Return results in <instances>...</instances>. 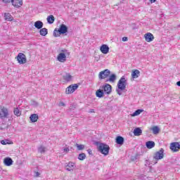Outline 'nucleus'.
Masks as SVG:
<instances>
[{
	"label": "nucleus",
	"instance_id": "f257e3e1",
	"mask_svg": "<svg viewBox=\"0 0 180 180\" xmlns=\"http://www.w3.org/2000/svg\"><path fill=\"white\" fill-rule=\"evenodd\" d=\"M126 85H127V80H126L124 76H122L117 83L118 89H117V93L118 95H122V91L126 89Z\"/></svg>",
	"mask_w": 180,
	"mask_h": 180
},
{
	"label": "nucleus",
	"instance_id": "f03ea898",
	"mask_svg": "<svg viewBox=\"0 0 180 180\" xmlns=\"http://www.w3.org/2000/svg\"><path fill=\"white\" fill-rule=\"evenodd\" d=\"M109 150H110V148L105 143H101L98 145V151L101 154H103V155H108L109 154Z\"/></svg>",
	"mask_w": 180,
	"mask_h": 180
},
{
	"label": "nucleus",
	"instance_id": "7ed1b4c3",
	"mask_svg": "<svg viewBox=\"0 0 180 180\" xmlns=\"http://www.w3.org/2000/svg\"><path fill=\"white\" fill-rule=\"evenodd\" d=\"M17 61L18 64H26L27 59L26 58V55L23 53H19L17 56Z\"/></svg>",
	"mask_w": 180,
	"mask_h": 180
},
{
	"label": "nucleus",
	"instance_id": "20e7f679",
	"mask_svg": "<svg viewBox=\"0 0 180 180\" xmlns=\"http://www.w3.org/2000/svg\"><path fill=\"white\" fill-rule=\"evenodd\" d=\"M110 75V70L109 69H105L98 74L99 79H105V78H108Z\"/></svg>",
	"mask_w": 180,
	"mask_h": 180
},
{
	"label": "nucleus",
	"instance_id": "39448f33",
	"mask_svg": "<svg viewBox=\"0 0 180 180\" xmlns=\"http://www.w3.org/2000/svg\"><path fill=\"white\" fill-rule=\"evenodd\" d=\"M77 89H78V84H71L66 89L65 94L66 95H70V94H73V92H75Z\"/></svg>",
	"mask_w": 180,
	"mask_h": 180
},
{
	"label": "nucleus",
	"instance_id": "423d86ee",
	"mask_svg": "<svg viewBox=\"0 0 180 180\" xmlns=\"http://www.w3.org/2000/svg\"><path fill=\"white\" fill-rule=\"evenodd\" d=\"M8 116H9V110H8V108L3 107L0 110V119H2V120H4V119L8 118Z\"/></svg>",
	"mask_w": 180,
	"mask_h": 180
},
{
	"label": "nucleus",
	"instance_id": "0eeeda50",
	"mask_svg": "<svg viewBox=\"0 0 180 180\" xmlns=\"http://www.w3.org/2000/svg\"><path fill=\"white\" fill-rule=\"evenodd\" d=\"M153 158L156 161H158V160H162V158H164V149L160 148L159 151L155 153L153 155Z\"/></svg>",
	"mask_w": 180,
	"mask_h": 180
},
{
	"label": "nucleus",
	"instance_id": "6e6552de",
	"mask_svg": "<svg viewBox=\"0 0 180 180\" xmlns=\"http://www.w3.org/2000/svg\"><path fill=\"white\" fill-rule=\"evenodd\" d=\"M170 150L173 151V153H178L180 150V144L178 142H173L170 144Z\"/></svg>",
	"mask_w": 180,
	"mask_h": 180
},
{
	"label": "nucleus",
	"instance_id": "1a4fd4ad",
	"mask_svg": "<svg viewBox=\"0 0 180 180\" xmlns=\"http://www.w3.org/2000/svg\"><path fill=\"white\" fill-rule=\"evenodd\" d=\"M103 91L105 94H107V95H109L112 93V86L108 83H106L105 85L102 86Z\"/></svg>",
	"mask_w": 180,
	"mask_h": 180
},
{
	"label": "nucleus",
	"instance_id": "9d476101",
	"mask_svg": "<svg viewBox=\"0 0 180 180\" xmlns=\"http://www.w3.org/2000/svg\"><path fill=\"white\" fill-rule=\"evenodd\" d=\"M68 32V27L67 25L62 24L58 29L59 34H65Z\"/></svg>",
	"mask_w": 180,
	"mask_h": 180
},
{
	"label": "nucleus",
	"instance_id": "9b49d317",
	"mask_svg": "<svg viewBox=\"0 0 180 180\" xmlns=\"http://www.w3.org/2000/svg\"><path fill=\"white\" fill-rule=\"evenodd\" d=\"M57 60L59 63H65L67 61V55L65 53H59L57 56Z\"/></svg>",
	"mask_w": 180,
	"mask_h": 180
},
{
	"label": "nucleus",
	"instance_id": "f8f14e48",
	"mask_svg": "<svg viewBox=\"0 0 180 180\" xmlns=\"http://www.w3.org/2000/svg\"><path fill=\"white\" fill-rule=\"evenodd\" d=\"M11 4L15 8H20L23 5V0H12Z\"/></svg>",
	"mask_w": 180,
	"mask_h": 180
},
{
	"label": "nucleus",
	"instance_id": "ddd939ff",
	"mask_svg": "<svg viewBox=\"0 0 180 180\" xmlns=\"http://www.w3.org/2000/svg\"><path fill=\"white\" fill-rule=\"evenodd\" d=\"M109 78L105 80V82H112L115 83L116 79H117V76L115 74L110 75Z\"/></svg>",
	"mask_w": 180,
	"mask_h": 180
},
{
	"label": "nucleus",
	"instance_id": "4468645a",
	"mask_svg": "<svg viewBox=\"0 0 180 180\" xmlns=\"http://www.w3.org/2000/svg\"><path fill=\"white\" fill-rule=\"evenodd\" d=\"M146 41H148V43H150V41H153L154 40V35L153 34L148 32L144 36Z\"/></svg>",
	"mask_w": 180,
	"mask_h": 180
},
{
	"label": "nucleus",
	"instance_id": "2eb2a0df",
	"mask_svg": "<svg viewBox=\"0 0 180 180\" xmlns=\"http://www.w3.org/2000/svg\"><path fill=\"white\" fill-rule=\"evenodd\" d=\"M100 51L103 54H108V53H109V46L106 44H103L100 47Z\"/></svg>",
	"mask_w": 180,
	"mask_h": 180
},
{
	"label": "nucleus",
	"instance_id": "dca6fc26",
	"mask_svg": "<svg viewBox=\"0 0 180 180\" xmlns=\"http://www.w3.org/2000/svg\"><path fill=\"white\" fill-rule=\"evenodd\" d=\"M4 164L6 167H11L13 164V160L11 158H6L4 160Z\"/></svg>",
	"mask_w": 180,
	"mask_h": 180
},
{
	"label": "nucleus",
	"instance_id": "f3484780",
	"mask_svg": "<svg viewBox=\"0 0 180 180\" xmlns=\"http://www.w3.org/2000/svg\"><path fill=\"white\" fill-rule=\"evenodd\" d=\"M115 143H117V144H119V146H123V144H124V138L121 136H117L115 139Z\"/></svg>",
	"mask_w": 180,
	"mask_h": 180
},
{
	"label": "nucleus",
	"instance_id": "a211bd4d",
	"mask_svg": "<svg viewBox=\"0 0 180 180\" xmlns=\"http://www.w3.org/2000/svg\"><path fill=\"white\" fill-rule=\"evenodd\" d=\"M66 170L71 172V171H74V169H75V163L70 162L65 167Z\"/></svg>",
	"mask_w": 180,
	"mask_h": 180
},
{
	"label": "nucleus",
	"instance_id": "6ab92c4d",
	"mask_svg": "<svg viewBox=\"0 0 180 180\" xmlns=\"http://www.w3.org/2000/svg\"><path fill=\"white\" fill-rule=\"evenodd\" d=\"M140 77V70H134L131 72V78L133 79H136V78H139Z\"/></svg>",
	"mask_w": 180,
	"mask_h": 180
},
{
	"label": "nucleus",
	"instance_id": "aec40b11",
	"mask_svg": "<svg viewBox=\"0 0 180 180\" xmlns=\"http://www.w3.org/2000/svg\"><path fill=\"white\" fill-rule=\"evenodd\" d=\"M146 146L147 148L151 150V148H154L155 147V142L153 141H149L146 143Z\"/></svg>",
	"mask_w": 180,
	"mask_h": 180
},
{
	"label": "nucleus",
	"instance_id": "412c9836",
	"mask_svg": "<svg viewBox=\"0 0 180 180\" xmlns=\"http://www.w3.org/2000/svg\"><path fill=\"white\" fill-rule=\"evenodd\" d=\"M30 121L32 123H36L37 120H39V115L37 114H32L30 117Z\"/></svg>",
	"mask_w": 180,
	"mask_h": 180
},
{
	"label": "nucleus",
	"instance_id": "4be33fe9",
	"mask_svg": "<svg viewBox=\"0 0 180 180\" xmlns=\"http://www.w3.org/2000/svg\"><path fill=\"white\" fill-rule=\"evenodd\" d=\"M34 27H36V29L40 30L43 28V22L40 21V20H37L34 22Z\"/></svg>",
	"mask_w": 180,
	"mask_h": 180
},
{
	"label": "nucleus",
	"instance_id": "5701e85b",
	"mask_svg": "<svg viewBox=\"0 0 180 180\" xmlns=\"http://www.w3.org/2000/svg\"><path fill=\"white\" fill-rule=\"evenodd\" d=\"M141 134H143V130H141L140 127H137L134 130V136H141Z\"/></svg>",
	"mask_w": 180,
	"mask_h": 180
},
{
	"label": "nucleus",
	"instance_id": "b1692460",
	"mask_svg": "<svg viewBox=\"0 0 180 180\" xmlns=\"http://www.w3.org/2000/svg\"><path fill=\"white\" fill-rule=\"evenodd\" d=\"M105 94V92L102 89H98L96 91V96L97 98H103V95Z\"/></svg>",
	"mask_w": 180,
	"mask_h": 180
},
{
	"label": "nucleus",
	"instance_id": "393cba45",
	"mask_svg": "<svg viewBox=\"0 0 180 180\" xmlns=\"http://www.w3.org/2000/svg\"><path fill=\"white\" fill-rule=\"evenodd\" d=\"M5 20H8V22H12L13 20V17L9 13H4Z\"/></svg>",
	"mask_w": 180,
	"mask_h": 180
},
{
	"label": "nucleus",
	"instance_id": "a878e982",
	"mask_svg": "<svg viewBox=\"0 0 180 180\" xmlns=\"http://www.w3.org/2000/svg\"><path fill=\"white\" fill-rule=\"evenodd\" d=\"M46 20L49 25H52V23H54V21L56 20V18H54V15H51L47 17Z\"/></svg>",
	"mask_w": 180,
	"mask_h": 180
},
{
	"label": "nucleus",
	"instance_id": "bb28decb",
	"mask_svg": "<svg viewBox=\"0 0 180 180\" xmlns=\"http://www.w3.org/2000/svg\"><path fill=\"white\" fill-rule=\"evenodd\" d=\"M48 33H49V31L47 28H41L39 30V34L41 36H47Z\"/></svg>",
	"mask_w": 180,
	"mask_h": 180
},
{
	"label": "nucleus",
	"instance_id": "cd10ccee",
	"mask_svg": "<svg viewBox=\"0 0 180 180\" xmlns=\"http://www.w3.org/2000/svg\"><path fill=\"white\" fill-rule=\"evenodd\" d=\"M142 112H144V110L142 109H138L136 110L134 113L131 115L132 117H134V116H139Z\"/></svg>",
	"mask_w": 180,
	"mask_h": 180
},
{
	"label": "nucleus",
	"instance_id": "c85d7f7f",
	"mask_svg": "<svg viewBox=\"0 0 180 180\" xmlns=\"http://www.w3.org/2000/svg\"><path fill=\"white\" fill-rule=\"evenodd\" d=\"M72 78V76H71L70 73H66L65 75L63 76V79H65V81H67L68 82H70Z\"/></svg>",
	"mask_w": 180,
	"mask_h": 180
},
{
	"label": "nucleus",
	"instance_id": "c756f323",
	"mask_svg": "<svg viewBox=\"0 0 180 180\" xmlns=\"http://www.w3.org/2000/svg\"><path fill=\"white\" fill-rule=\"evenodd\" d=\"M13 113L15 116L19 117L22 113L20 112V110H19L18 108H14Z\"/></svg>",
	"mask_w": 180,
	"mask_h": 180
},
{
	"label": "nucleus",
	"instance_id": "7c9ffc66",
	"mask_svg": "<svg viewBox=\"0 0 180 180\" xmlns=\"http://www.w3.org/2000/svg\"><path fill=\"white\" fill-rule=\"evenodd\" d=\"M85 158H86V155H85V153L79 154L78 160H79L80 161H84V160H85Z\"/></svg>",
	"mask_w": 180,
	"mask_h": 180
},
{
	"label": "nucleus",
	"instance_id": "2f4dec72",
	"mask_svg": "<svg viewBox=\"0 0 180 180\" xmlns=\"http://www.w3.org/2000/svg\"><path fill=\"white\" fill-rule=\"evenodd\" d=\"M152 131L154 134H158L160 133V128L158 127H153Z\"/></svg>",
	"mask_w": 180,
	"mask_h": 180
},
{
	"label": "nucleus",
	"instance_id": "473e14b6",
	"mask_svg": "<svg viewBox=\"0 0 180 180\" xmlns=\"http://www.w3.org/2000/svg\"><path fill=\"white\" fill-rule=\"evenodd\" d=\"M38 151L39 153H40L41 154H44V153H46V147L41 146L39 148H38Z\"/></svg>",
	"mask_w": 180,
	"mask_h": 180
},
{
	"label": "nucleus",
	"instance_id": "72a5a7b5",
	"mask_svg": "<svg viewBox=\"0 0 180 180\" xmlns=\"http://www.w3.org/2000/svg\"><path fill=\"white\" fill-rule=\"evenodd\" d=\"M76 146L77 147V149L79 150H84L85 148V146L84 145H79L78 143L76 144Z\"/></svg>",
	"mask_w": 180,
	"mask_h": 180
},
{
	"label": "nucleus",
	"instance_id": "f704fd0d",
	"mask_svg": "<svg viewBox=\"0 0 180 180\" xmlns=\"http://www.w3.org/2000/svg\"><path fill=\"white\" fill-rule=\"evenodd\" d=\"M1 144L3 146H6V144H11V143H9V140H2L1 141Z\"/></svg>",
	"mask_w": 180,
	"mask_h": 180
},
{
	"label": "nucleus",
	"instance_id": "c9c22d12",
	"mask_svg": "<svg viewBox=\"0 0 180 180\" xmlns=\"http://www.w3.org/2000/svg\"><path fill=\"white\" fill-rule=\"evenodd\" d=\"M57 33H58V30H55L53 31V36H54L55 37H58V36H60V35L57 34Z\"/></svg>",
	"mask_w": 180,
	"mask_h": 180
},
{
	"label": "nucleus",
	"instance_id": "e433bc0d",
	"mask_svg": "<svg viewBox=\"0 0 180 180\" xmlns=\"http://www.w3.org/2000/svg\"><path fill=\"white\" fill-rule=\"evenodd\" d=\"M3 4H11L12 2V0H1Z\"/></svg>",
	"mask_w": 180,
	"mask_h": 180
},
{
	"label": "nucleus",
	"instance_id": "4c0bfd02",
	"mask_svg": "<svg viewBox=\"0 0 180 180\" xmlns=\"http://www.w3.org/2000/svg\"><path fill=\"white\" fill-rule=\"evenodd\" d=\"M60 53H63L66 56L67 53H68V51H67V49H62Z\"/></svg>",
	"mask_w": 180,
	"mask_h": 180
},
{
	"label": "nucleus",
	"instance_id": "58836bf2",
	"mask_svg": "<svg viewBox=\"0 0 180 180\" xmlns=\"http://www.w3.org/2000/svg\"><path fill=\"white\" fill-rule=\"evenodd\" d=\"M63 151L66 153H69L70 151V148H63Z\"/></svg>",
	"mask_w": 180,
	"mask_h": 180
},
{
	"label": "nucleus",
	"instance_id": "ea45409f",
	"mask_svg": "<svg viewBox=\"0 0 180 180\" xmlns=\"http://www.w3.org/2000/svg\"><path fill=\"white\" fill-rule=\"evenodd\" d=\"M87 153H88V154H89V155H92V150L88 149V150H87Z\"/></svg>",
	"mask_w": 180,
	"mask_h": 180
},
{
	"label": "nucleus",
	"instance_id": "a19ab883",
	"mask_svg": "<svg viewBox=\"0 0 180 180\" xmlns=\"http://www.w3.org/2000/svg\"><path fill=\"white\" fill-rule=\"evenodd\" d=\"M59 106H65V103H64V102H63V101H60L59 103Z\"/></svg>",
	"mask_w": 180,
	"mask_h": 180
},
{
	"label": "nucleus",
	"instance_id": "79ce46f5",
	"mask_svg": "<svg viewBox=\"0 0 180 180\" xmlns=\"http://www.w3.org/2000/svg\"><path fill=\"white\" fill-rule=\"evenodd\" d=\"M127 40H128L127 37H122V41H127Z\"/></svg>",
	"mask_w": 180,
	"mask_h": 180
},
{
	"label": "nucleus",
	"instance_id": "37998d69",
	"mask_svg": "<svg viewBox=\"0 0 180 180\" xmlns=\"http://www.w3.org/2000/svg\"><path fill=\"white\" fill-rule=\"evenodd\" d=\"M89 113H95V110L90 109L89 111Z\"/></svg>",
	"mask_w": 180,
	"mask_h": 180
},
{
	"label": "nucleus",
	"instance_id": "c03bdc74",
	"mask_svg": "<svg viewBox=\"0 0 180 180\" xmlns=\"http://www.w3.org/2000/svg\"><path fill=\"white\" fill-rule=\"evenodd\" d=\"M40 176V173H39V172H36L35 173V176Z\"/></svg>",
	"mask_w": 180,
	"mask_h": 180
},
{
	"label": "nucleus",
	"instance_id": "a18cd8bd",
	"mask_svg": "<svg viewBox=\"0 0 180 180\" xmlns=\"http://www.w3.org/2000/svg\"><path fill=\"white\" fill-rule=\"evenodd\" d=\"M176 85H177V86H180V81L177 82L176 83Z\"/></svg>",
	"mask_w": 180,
	"mask_h": 180
},
{
	"label": "nucleus",
	"instance_id": "49530a36",
	"mask_svg": "<svg viewBox=\"0 0 180 180\" xmlns=\"http://www.w3.org/2000/svg\"><path fill=\"white\" fill-rule=\"evenodd\" d=\"M157 0H150L151 4H154Z\"/></svg>",
	"mask_w": 180,
	"mask_h": 180
},
{
	"label": "nucleus",
	"instance_id": "de8ad7c7",
	"mask_svg": "<svg viewBox=\"0 0 180 180\" xmlns=\"http://www.w3.org/2000/svg\"><path fill=\"white\" fill-rule=\"evenodd\" d=\"M2 124H6V123L5 122H2Z\"/></svg>",
	"mask_w": 180,
	"mask_h": 180
},
{
	"label": "nucleus",
	"instance_id": "09e8293b",
	"mask_svg": "<svg viewBox=\"0 0 180 180\" xmlns=\"http://www.w3.org/2000/svg\"><path fill=\"white\" fill-rule=\"evenodd\" d=\"M2 130V128H0Z\"/></svg>",
	"mask_w": 180,
	"mask_h": 180
}]
</instances>
